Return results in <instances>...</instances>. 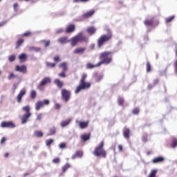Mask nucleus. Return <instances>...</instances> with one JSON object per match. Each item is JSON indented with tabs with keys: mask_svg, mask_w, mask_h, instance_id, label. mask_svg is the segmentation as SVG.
Masks as SVG:
<instances>
[{
	"mask_svg": "<svg viewBox=\"0 0 177 177\" xmlns=\"http://www.w3.org/2000/svg\"><path fill=\"white\" fill-rule=\"evenodd\" d=\"M87 32L90 35H93V34H95V32H96V28H95V27L91 26L87 28Z\"/></svg>",
	"mask_w": 177,
	"mask_h": 177,
	"instance_id": "nucleus-22",
	"label": "nucleus"
},
{
	"mask_svg": "<svg viewBox=\"0 0 177 177\" xmlns=\"http://www.w3.org/2000/svg\"><path fill=\"white\" fill-rule=\"evenodd\" d=\"M122 103H124V99H122L121 97L118 98V104L120 106H121V105H122Z\"/></svg>",
	"mask_w": 177,
	"mask_h": 177,
	"instance_id": "nucleus-56",
	"label": "nucleus"
},
{
	"mask_svg": "<svg viewBox=\"0 0 177 177\" xmlns=\"http://www.w3.org/2000/svg\"><path fill=\"white\" fill-rule=\"evenodd\" d=\"M30 117H31V115L26 114V113L22 115L21 116V125H24V124H27V122H28V118H30Z\"/></svg>",
	"mask_w": 177,
	"mask_h": 177,
	"instance_id": "nucleus-11",
	"label": "nucleus"
},
{
	"mask_svg": "<svg viewBox=\"0 0 177 177\" xmlns=\"http://www.w3.org/2000/svg\"><path fill=\"white\" fill-rule=\"evenodd\" d=\"M103 146H104V142L103 141L95 148L93 151L94 156L95 157H103L104 158H106V151L103 149Z\"/></svg>",
	"mask_w": 177,
	"mask_h": 177,
	"instance_id": "nucleus-3",
	"label": "nucleus"
},
{
	"mask_svg": "<svg viewBox=\"0 0 177 177\" xmlns=\"http://www.w3.org/2000/svg\"><path fill=\"white\" fill-rule=\"evenodd\" d=\"M144 24L145 26H147L148 27H150V26H153V24H154V19H151L150 20L145 21Z\"/></svg>",
	"mask_w": 177,
	"mask_h": 177,
	"instance_id": "nucleus-25",
	"label": "nucleus"
},
{
	"mask_svg": "<svg viewBox=\"0 0 177 177\" xmlns=\"http://www.w3.org/2000/svg\"><path fill=\"white\" fill-rule=\"evenodd\" d=\"M52 162H53V164H59V162H60V158H55L53 160Z\"/></svg>",
	"mask_w": 177,
	"mask_h": 177,
	"instance_id": "nucleus-46",
	"label": "nucleus"
},
{
	"mask_svg": "<svg viewBox=\"0 0 177 177\" xmlns=\"http://www.w3.org/2000/svg\"><path fill=\"white\" fill-rule=\"evenodd\" d=\"M13 78H16V75L13 72H10L8 76V80L10 81V80H13Z\"/></svg>",
	"mask_w": 177,
	"mask_h": 177,
	"instance_id": "nucleus-37",
	"label": "nucleus"
},
{
	"mask_svg": "<svg viewBox=\"0 0 177 177\" xmlns=\"http://www.w3.org/2000/svg\"><path fill=\"white\" fill-rule=\"evenodd\" d=\"M111 38H113V33H111V30H110V29H108L107 35H102L98 38L97 44L103 45L105 42H109Z\"/></svg>",
	"mask_w": 177,
	"mask_h": 177,
	"instance_id": "nucleus-4",
	"label": "nucleus"
},
{
	"mask_svg": "<svg viewBox=\"0 0 177 177\" xmlns=\"http://www.w3.org/2000/svg\"><path fill=\"white\" fill-rule=\"evenodd\" d=\"M49 82H50V78L44 77L39 82V85L37 86L38 89H39L40 91H42V87L45 86L46 84H49Z\"/></svg>",
	"mask_w": 177,
	"mask_h": 177,
	"instance_id": "nucleus-8",
	"label": "nucleus"
},
{
	"mask_svg": "<svg viewBox=\"0 0 177 177\" xmlns=\"http://www.w3.org/2000/svg\"><path fill=\"white\" fill-rule=\"evenodd\" d=\"M76 124H78L81 129H85L86 127L89 124V121L82 122L80 120H76Z\"/></svg>",
	"mask_w": 177,
	"mask_h": 177,
	"instance_id": "nucleus-13",
	"label": "nucleus"
},
{
	"mask_svg": "<svg viewBox=\"0 0 177 177\" xmlns=\"http://www.w3.org/2000/svg\"><path fill=\"white\" fill-rule=\"evenodd\" d=\"M64 30H63V28H59L58 30H57V31L55 32V34H62V32H64Z\"/></svg>",
	"mask_w": 177,
	"mask_h": 177,
	"instance_id": "nucleus-54",
	"label": "nucleus"
},
{
	"mask_svg": "<svg viewBox=\"0 0 177 177\" xmlns=\"http://www.w3.org/2000/svg\"><path fill=\"white\" fill-rule=\"evenodd\" d=\"M95 80L96 82H100L102 80H103V75L102 74H96L95 75Z\"/></svg>",
	"mask_w": 177,
	"mask_h": 177,
	"instance_id": "nucleus-28",
	"label": "nucleus"
},
{
	"mask_svg": "<svg viewBox=\"0 0 177 177\" xmlns=\"http://www.w3.org/2000/svg\"><path fill=\"white\" fill-rule=\"evenodd\" d=\"M30 97L32 99H35V97H37V91H35V90H32L30 91Z\"/></svg>",
	"mask_w": 177,
	"mask_h": 177,
	"instance_id": "nucleus-39",
	"label": "nucleus"
},
{
	"mask_svg": "<svg viewBox=\"0 0 177 177\" xmlns=\"http://www.w3.org/2000/svg\"><path fill=\"white\" fill-rule=\"evenodd\" d=\"M100 65H98V63L97 64H93L91 63H88L86 64V68L88 69H92V68H95V67H100Z\"/></svg>",
	"mask_w": 177,
	"mask_h": 177,
	"instance_id": "nucleus-32",
	"label": "nucleus"
},
{
	"mask_svg": "<svg viewBox=\"0 0 177 177\" xmlns=\"http://www.w3.org/2000/svg\"><path fill=\"white\" fill-rule=\"evenodd\" d=\"M80 138L83 142H86L87 140H89L91 136H89V134H82Z\"/></svg>",
	"mask_w": 177,
	"mask_h": 177,
	"instance_id": "nucleus-26",
	"label": "nucleus"
},
{
	"mask_svg": "<svg viewBox=\"0 0 177 177\" xmlns=\"http://www.w3.org/2000/svg\"><path fill=\"white\" fill-rule=\"evenodd\" d=\"M75 31V24H69L65 29L66 34H71V32H74Z\"/></svg>",
	"mask_w": 177,
	"mask_h": 177,
	"instance_id": "nucleus-10",
	"label": "nucleus"
},
{
	"mask_svg": "<svg viewBox=\"0 0 177 177\" xmlns=\"http://www.w3.org/2000/svg\"><path fill=\"white\" fill-rule=\"evenodd\" d=\"M26 95V90H21L19 94L17 95V102L18 103H21V100L23 99V96Z\"/></svg>",
	"mask_w": 177,
	"mask_h": 177,
	"instance_id": "nucleus-14",
	"label": "nucleus"
},
{
	"mask_svg": "<svg viewBox=\"0 0 177 177\" xmlns=\"http://www.w3.org/2000/svg\"><path fill=\"white\" fill-rule=\"evenodd\" d=\"M55 110H60V107H62V106L60 105V104L56 103L55 104Z\"/></svg>",
	"mask_w": 177,
	"mask_h": 177,
	"instance_id": "nucleus-53",
	"label": "nucleus"
},
{
	"mask_svg": "<svg viewBox=\"0 0 177 177\" xmlns=\"http://www.w3.org/2000/svg\"><path fill=\"white\" fill-rule=\"evenodd\" d=\"M70 122H71V119L69 118L66 120L62 121L59 125L61 128H65V127L70 124Z\"/></svg>",
	"mask_w": 177,
	"mask_h": 177,
	"instance_id": "nucleus-18",
	"label": "nucleus"
},
{
	"mask_svg": "<svg viewBox=\"0 0 177 177\" xmlns=\"http://www.w3.org/2000/svg\"><path fill=\"white\" fill-rule=\"evenodd\" d=\"M15 59H16V57L15 56V55H12L8 57L9 62H15Z\"/></svg>",
	"mask_w": 177,
	"mask_h": 177,
	"instance_id": "nucleus-45",
	"label": "nucleus"
},
{
	"mask_svg": "<svg viewBox=\"0 0 177 177\" xmlns=\"http://www.w3.org/2000/svg\"><path fill=\"white\" fill-rule=\"evenodd\" d=\"M71 165L68 163H66L64 166L62 167V171L66 172L68 168H70Z\"/></svg>",
	"mask_w": 177,
	"mask_h": 177,
	"instance_id": "nucleus-40",
	"label": "nucleus"
},
{
	"mask_svg": "<svg viewBox=\"0 0 177 177\" xmlns=\"http://www.w3.org/2000/svg\"><path fill=\"white\" fill-rule=\"evenodd\" d=\"M93 15H95V10H90V11L83 14L82 15V18L83 19H88L89 17H92V16H93Z\"/></svg>",
	"mask_w": 177,
	"mask_h": 177,
	"instance_id": "nucleus-16",
	"label": "nucleus"
},
{
	"mask_svg": "<svg viewBox=\"0 0 177 177\" xmlns=\"http://www.w3.org/2000/svg\"><path fill=\"white\" fill-rule=\"evenodd\" d=\"M56 133V127L55 126L50 127L49 129V133L48 134V136H52Z\"/></svg>",
	"mask_w": 177,
	"mask_h": 177,
	"instance_id": "nucleus-24",
	"label": "nucleus"
},
{
	"mask_svg": "<svg viewBox=\"0 0 177 177\" xmlns=\"http://www.w3.org/2000/svg\"><path fill=\"white\" fill-rule=\"evenodd\" d=\"M100 61L98 62V66H102V64H110L113 60V57H111V52L105 51L101 53L100 55Z\"/></svg>",
	"mask_w": 177,
	"mask_h": 177,
	"instance_id": "nucleus-2",
	"label": "nucleus"
},
{
	"mask_svg": "<svg viewBox=\"0 0 177 177\" xmlns=\"http://www.w3.org/2000/svg\"><path fill=\"white\" fill-rule=\"evenodd\" d=\"M84 153L82 151H76L75 154L71 156L72 160H75V158H82Z\"/></svg>",
	"mask_w": 177,
	"mask_h": 177,
	"instance_id": "nucleus-15",
	"label": "nucleus"
},
{
	"mask_svg": "<svg viewBox=\"0 0 177 177\" xmlns=\"http://www.w3.org/2000/svg\"><path fill=\"white\" fill-rule=\"evenodd\" d=\"M53 143V139H48L46 140V145L48 147L50 146V145H52Z\"/></svg>",
	"mask_w": 177,
	"mask_h": 177,
	"instance_id": "nucleus-41",
	"label": "nucleus"
},
{
	"mask_svg": "<svg viewBox=\"0 0 177 177\" xmlns=\"http://www.w3.org/2000/svg\"><path fill=\"white\" fill-rule=\"evenodd\" d=\"M24 42V39L23 38H19L18 41H17V45H21Z\"/></svg>",
	"mask_w": 177,
	"mask_h": 177,
	"instance_id": "nucleus-47",
	"label": "nucleus"
},
{
	"mask_svg": "<svg viewBox=\"0 0 177 177\" xmlns=\"http://www.w3.org/2000/svg\"><path fill=\"white\" fill-rule=\"evenodd\" d=\"M156 84H158V79H155V80H153V84H149V85L148 86V88H149V89H151L155 85H156Z\"/></svg>",
	"mask_w": 177,
	"mask_h": 177,
	"instance_id": "nucleus-38",
	"label": "nucleus"
},
{
	"mask_svg": "<svg viewBox=\"0 0 177 177\" xmlns=\"http://www.w3.org/2000/svg\"><path fill=\"white\" fill-rule=\"evenodd\" d=\"M88 88H91V83L80 82V84L76 88L75 93H80L82 91L88 89Z\"/></svg>",
	"mask_w": 177,
	"mask_h": 177,
	"instance_id": "nucleus-5",
	"label": "nucleus"
},
{
	"mask_svg": "<svg viewBox=\"0 0 177 177\" xmlns=\"http://www.w3.org/2000/svg\"><path fill=\"white\" fill-rule=\"evenodd\" d=\"M46 66L50 68H53V67H56V64L52 62H46Z\"/></svg>",
	"mask_w": 177,
	"mask_h": 177,
	"instance_id": "nucleus-35",
	"label": "nucleus"
},
{
	"mask_svg": "<svg viewBox=\"0 0 177 177\" xmlns=\"http://www.w3.org/2000/svg\"><path fill=\"white\" fill-rule=\"evenodd\" d=\"M54 84L57 85L58 88H63V82L60 81L59 79H55L54 80Z\"/></svg>",
	"mask_w": 177,
	"mask_h": 177,
	"instance_id": "nucleus-23",
	"label": "nucleus"
},
{
	"mask_svg": "<svg viewBox=\"0 0 177 177\" xmlns=\"http://www.w3.org/2000/svg\"><path fill=\"white\" fill-rule=\"evenodd\" d=\"M175 66H176V72L177 73V60L175 62Z\"/></svg>",
	"mask_w": 177,
	"mask_h": 177,
	"instance_id": "nucleus-64",
	"label": "nucleus"
},
{
	"mask_svg": "<svg viewBox=\"0 0 177 177\" xmlns=\"http://www.w3.org/2000/svg\"><path fill=\"white\" fill-rule=\"evenodd\" d=\"M15 71H17V73H21L22 74H26V73H27V67L25 65H21V66L16 65Z\"/></svg>",
	"mask_w": 177,
	"mask_h": 177,
	"instance_id": "nucleus-9",
	"label": "nucleus"
},
{
	"mask_svg": "<svg viewBox=\"0 0 177 177\" xmlns=\"http://www.w3.org/2000/svg\"><path fill=\"white\" fill-rule=\"evenodd\" d=\"M1 128H15L16 126L12 122H2L1 123Z\"/></svg>",
	"mask_w": 177,
	"mask_h": 177,
	"instance_id": "nucleus-12",
	"label": "nucleus"
},
{
	"mask_svg": "<svg viewBox=\"0 0 177 177\" xmlns=\"http://www.w3.org/2000/svg\"><path fill=\"white\" fill-rule=\"evenodd\" d=\"M88 37L84 34H82V32H79L77 35L72 37L71 39H68V37L66 36H62L57 39V42L59 44H68V42H71L72 45H77L78 42H88Z\"/></svg>",
	"mask_w": 177,
	"mask_h": 177,
	"instance_id": "nucleus-1",
	"label": "nucleus"
},
{
	"mask_svg": "<svg viewBox=\"0 0 177 177\" xmlns=\"http://www.w3.org/2000/svg\"><path fill=\"white\" fill-rule=\"evenodd\" d=\"M84 52H85L84 48H78L74 50V53H76V54L84 53Z\"/></svg>",
	"mask_w": 177,
	"mask_h": 177,
	"instance_id": "nucleus-33",
	"label": "nucleus"
},
{
	"mask_svg": "<svg viewBox=\"0 0 177 177\" xmlns=\"http://www.w3.org/2000/svg\"><path fill=\"white\" fill-rule=\"evenodd\" d=\"M165 159L162 156H158L152 160L153 164H157L158 162H162Z\"/></svg>",
	"mask_w": 177,
	"mask_h": 177,
	"instance_id": "nucleus-17",
	"label": "nucleus"
},
{
	"mask_svg": "<svg viewBox=\"0 0 177 177\" xmlns=\"http://www.w3.org/2000/svg\"><path fill=\"white\" fill-rule=\"evenodd\" d=\"M142 142H147V135L146 133H145L142 136Z\"/></svg>",
	"mask_w": 177,
	"mask_h": 177,
	"instance_id": "nucleus-50",
	"label": "nucleus"
},
{
	"mask_svg": "<svg viewBox=\"0 0 177 177\" xmlns=\"http://www.w3.org/2000/svg\"><path fill=\"white\" fill-rule=\"evenodd\" d=\"M176 146H177V140H174L171 143V147H173V149H175V147Z\"/></svg>",
	"mask_w": 177,
	"mask_h": 177,
	"instance_id": "nucleus-49",
	"label": "nucleus"
},
{
	"mask_svg": "<svg viewBox=\"0 0 177 177\" xmlns=\"http://www.w3.org/2000/svg\"><path fill=\"white\" fill-rule=\"evenodd\" d=\"M4 157H5V158H8V157H9V153H6L5 154H4Z\"/></svg>",
	"mask_w": 177,
	"mask_h": 177,
	"instance_id": "nucleus-63",
	"label": "nucleus"
},
{
	"mask_svg": "<svg viewBox=\"0 0 177 177\" xmlns=\"http://www.w3.org/2000/svg\"><path fill=\"white\" fill-rule=\"evenodd\" d=\"M50 102L49 100H44V101H38L35 103V110L39 111L44 106H48Z\"/></svg>",
	"mask_w": 177,
	"mask_h": 177,
	"instance_id": "nucleus-7",
	"label": "nucleus"
},
{
	"mask_svg": "<svg viewBox=\"0 0 177 177\" xmlns=\"http://www.w3.org/2000/svg\"><path fill=\"white\" fill-rule=\"evenodd\" d=\"M174 19H175L174 15L169 17L165 19V23H167V24H168L169 23H171V21H172V20H174Z\"/></svg>",
	"mask_w": 177,
	"mask_h": 177,
	"instance_id": "nucleus-36",
	"label": "nucleus"
},
{
	"mask_svg": "<svg viewBox=\"0 0 177 177\" xmlns=\"http://www.w3.org/2000/svg\"><path fill=\"white\" fill-rule=\"evenodd\" d=\"M118 147L120 151H122V145H118Z\"/></svg>",
	"mask_w": 177,
	"mask_h": 177,
	"instance_id": "nucleus-62",
	"label": "nucleus"
},
{
	"mask_svg": "<svg viewBox=\"0 0 177 177\" xmlns=\"http://www.w3.org/2000/svg\"><path fill=\"white\" fill-rule=\"evenodd\" d=\"M53 60L54 62H60V57L59 55H57L54 57Z\"/></svg>",
	"mask_w": 177,
	"mask_h": 177,
	"instance_id": "nucleus-55",
	"label": "nucleus"
},
{
	"mask_svg": "<svg viewBox=\"0 0 177 177\" xmlns=\"http://www.w3.org/2000/svg\"><path fill=\"white\" fill-rule=\"evenodd\" d=\"M41 45H49L50 44V41L49 40H41L40 41Z\"/></svg>",
	"mask_w": 177,
	"mask_h": 177,
	"instance_id": "nucleus-42",
	"label": "nucleus"
},
{
	"mask_svg": "<svg viewBox=\"0 0 177 177\" xmlns=\"http://www.w3.org/2000/svg\"><path fill=\"white\" fill-rule=\"evenodd\" d=\"M73 2L75 3H82V0H73Z\"/></svg>",
	"mask_w": 177,
	"mask_h": 177,
	"instance_id": "nucleus-61",
	"label": "nucleus"
},
{
	"mask_svg": "<svg viewBox=\"0 0 177 177\" xmlns=\"http://www.w3.org/2000/svg\"><path fill=\"white\" fill-rule=\"evenodd\" d=\"M41 120H42V113H38L36 117V121H38L39 122H41Z\"/></svg>",
	"mask_w": 177,
	"mask_h": 177,
	"instance_id": "nucleus-43",
	"label": "nucleus"
},
{
	"mask_svg": "<svg viewBox=\"0 0 177 177\" xmlns=\"http://www.w3.org/2000/svg\"><path fill=\"white\" fill-rule=\"evenodd\" d=\"M68 64L67 62H62L60 64L59 67L62 68V71L66 72L68 70Z\"/></svg>",
	"mask_w": 177,
	"mask_h": 177,
	"instance_id": "nucleus-19",
	"label": "nucleus"
},
{
	"mask_svg": "<svg viewBox=\"0 0 177 177\" xmlns=\"http://www.w3.org/2000/svg\"><path fill=\"white\" fill-rule=\"evenodd\" d=\"M15 89H17V84H16V83H14L13 84V85H12V91H13V92H12V93H15Z\"/></svg>",
	"mask_w": 177,
	"mask_h": 177,
	"instance_id": "nucleus-58",
	"label": "nucleus"
},
{
	"mask_svg": "<svg viewBox=\"0 0 177 177\" xmlns=\"http://www.w3.org/2000/svg\"><path fill=\"white\" fill-rule=\"evenodd\" d=\"M30 110L31 108L30 107V105H26L22 107V111L25 112V114L31 115V112H30Z\"/></svg>",
	"mask_w": 177,
	"mask_h": 177,
	"instance_id": "nucleus-20",
	"label": "nucleus"
},
{
	"mask_svg": "<svg viewBox=\"0 0 177 177\" xmlns=\"http://www.w3.org/2000/svg\"><path fill=\"white\" fill-rule=\"evenodd\" d=\"M66 72L62 71V73H59V77H61V78H66Z\"/></svg>",
	"mask_w": 177,
	"mask_h": 177,
	"instance_id": "nucleus-48",
	"label": "nucleus"
},
{
	"mask_svg": "<svg viewBox=\"0 0 177 177\" xmlns=\"http://www.w3.org/2000/svg\"><path fill=\"white\" fill-rule=\"evenodd\" d=\"M5 142H6V138L3 137V138L1 139L0 144H1V145H3V143H5Z\"/></svg>",
	"mask_w": 177,
	"mask_h": 177,
	"instance_id": "nucleus-59",
	"label": "nucleus"
},
{
	"mask_svg": "<svg viewBox=\"0 0 177 177\" xmlns=\"http://www.w3.org/2000/svg\"><path fill=\"white\" fill-rule=\"evenodd\" d=\"M86 79V74H83L82 75V78L80 80V82H85V80Z\"/></svg>",
	"mask_w": 177,
	"mask_h": 177,
	"instance_id": "nucleus-51",
	"label": "nucleus"
},
{
	"mask_svg": "<svg viewBox=\"0 0 177 177\" xmlns=\"http://www.w3.org/2000/svg\"><path fill=\"white\" fill-rule=\"evenodd\" d=\"M59 149H64V148H66V143H64V142H61V143L59 145Z\"/></svg>",
	"mask_w": 177,
	"mask_h": 177,
	"instance_id": "nucleus-52",
	"label": "nucleus"
},
{
	"mask_svg": "<svg viewBox=\"0 0 177 177\" xmlns=\"http://www.w3.org/2000/svg\"><path fill=\"white\" fill-rule=\"evenodd\" d=\"M133 114H139V109L136 108L133 110Z\"/></svg>",
	"mask_w": 177,
	"mask_h": 177,
	"instance_id": "nucleus-57",
	"label": "nucleus"
},
{
	"mask_svg": "<svg viewBox=\"0 0 177 177\" xmlns=\"http://www.w3.org/2000/svg\"><path fill=\"white\" fill-rule=\"evenodd\" d=\"M19 59L21 62H26V60H27V55L26 53H22L19 55Z\"/></svg>",
	"mask_w": 177,
	"mask_h": 177,
	"instance_id": "nucleus-29",
	"label": "nucleus"
},
{
	"mask_svg": "<svg viewBox=\"0 0 177 177\" xmlns=\"http://www.w3.org/2000/svg\"><path fill=\"white\" fill-rule=\"evenodd\" d=\"M70 96H71V92L66 88H62L61 91V97L65 103H67L70 100Z\"/></svg>",
	"mask_w": 177,
	"mask_h": 177,
	"instance_id": "nucleus-6",
	"label": "nucleus"
},
{
	"mask_svg": "<svg viewBox=\"0 0 177 177\" xmlns=\"http://www.w3.org/2000/svg\"><path fill=\"white\" fill-rule=\"evenodd\" d=\"M34 133L36 138H42V136H44V133L42 131H35Z\"/></svg>",
	"mask_w": 177,
	"mask_h": 177,
	"instance_id": "nucleus-34",
	"label": "nucleus"
},
{
	"mask_svg": "<svg viewBox=\"0 0 177 177\" xmlns=\"http://www.w3.org/2000/svg\"><path fill=\"white\" fill-rule=\"evenodd\" d=\"M151 71V66L150 65V63H147V73H150Z\"/></svg>",
	"mask_w": 177,
	"mask_h": 177,
	"instance_id": "nucleus-44",
	"label": "nucleus"
},
{
	"mask_svg": "<svg viewBox=\"0 0 177 177\" xmlns=\"http://www.w3.org/2000/svg\"><path fill=\"white\" fill-rule=\"evenodd\" d=\"M129 129H126L124 131H123V136L124 138H125V139H129Z\"/></svg>",
	"mask_w": 177,
	"mask_h": 177,
	"instance_id": "nucleus-30",
	"label": "nucleus"
},
{
	"mask_svg": "<svg viewBox=\"0 0 177 177\" xmlns=\"http://www.w3.org/2000/svg\"><path fill=\"white\" fill-rule=\"evenodd\" d=\"M157 169H152L148 174L147 177H157Z\"/></svg>",
	"mask_w": 177,
	"mask_h": 177,
	"instance_id": "nucleus-27",
	"label": "nucleus"
},
{
	"mask_svg": "<svg viewBox=\"0 0 177 177\" xmlns=\"http://www.w3.org/2000/svg\"><path fill=\"white\" fill-rule=\"evenodd\" d=\"M29 50L30 52H39L41 50V48L39 47H35V46H30Z\"/></svg>",
	"mask_w": 177,
	"mask_h": 177,
	"instance_id": "nucleus-31",
	"label": "nucleus"
},
{
	"mask_svg": "<svg viewBox=\"0 0 177 177\" xmlns=\"http://www.w3.org/2000/svg\"><path fill=\"white\" fill-rule=\"evenodd\" d=\"M21 37H25V38H30V37H32V32L28 30L24 32L22 35H21Z\"/></svg>",
	"mask_w": 177,
	"mask_h": 177,
	"instance_id": "nucleus-21",
	"label": "nucleus"
},
{
	"mask_svg": "<svg viewBox=\"0 0 177 177\" xmlns=\"http://www.w3.org/2000/svg\"><path fill=\"white\" fill-rule=\"evenodd\" d=\"M13 8H14V10L17 11V8H19V3H14Z\"/></svg>",
	"mask_w": 177,
	"mask_h": 177,
	"instance_id": "nucleus-60",
	"label": "nucleus"
}]
</instances>
